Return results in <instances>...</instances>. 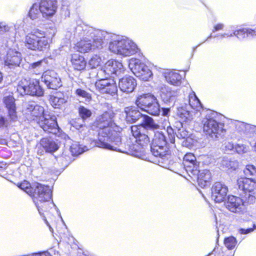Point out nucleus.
<instances>
[{"mask_svg": "<svg viewBox=\"0 0 256 256\" xmlns=\"http://www.w3.org/2000/svg\"><path fill=\"white\" fill-rule=\"evenodd\" d=\"M122 128L111 124L104 131L100 132V136L95 141L96 146L110 150H118L122 144Z\"/></svg>", "mask_w": 256, "mask_h": 256, "instance_id": "1", "label": "nucleus"}, {"mask_svg": "<svg viewBox=\"0 0 256 256\" xmlns=\"http://www.w3.org/2000/svg\"><path fill=\"white\" fill-rule=\"evenodd\" d=\"M52 38L48 34L38 28H34L26 34L24 44L28 50L32 51H44L49 48Z\"/></svg>", "mask_w": 256, "mask_h": 256, "instance_id": "2", "label": "nucleus"}, {"mask_svg": "<svg viewBox=\"0 0 256 256\" xmlns=\"http://www.w3.org/2000/svg\"><path fill=\"white\" fill-rule=\"evenodd\" d=\"M16 186L26 193L32 198L33 202L44 197L48 198L49 194H52L49 186L37 182L30 184L24 180Z\"/></svg>", "mask_w": 256, "mask_h": 256, "instance_id": "3", "label": "nucleus"}, {"mask_svg": "<svg viewBox=\"0 0 256 256\" xmlns=\"http://www.w3.org/2000/svg\"><path fill=\"white\" fill-rule=\"evenodd\" d=\"M135 104L141 110L152 116H158L160 112L156 98L150 93L138 96L135 100Z\"/></svg>", "mask_w": 256, "mask_h": 256, "instance_id": "4", "label": "nucleus"}, {"mask_svg": "<svg viewBox=\"0 0 256 256\" xmlns=\"http://www.w3.org/2000/svg\"><path fill=\"white\" fill-rule=\"evenodd\" d=\"M202 124L204 132L212 138H218L226 132L224 128V124L218 122L211 116H206L204 118Z\"/></svg>", "mask_w": 256, "mask_h": 256, "instance_id": "5", "label": "nucleus"}, {"mask_svg": "<svg viewBox=\"0 0 256 256\" xmlns=\"http://www.w3.org/2000/svg\"><path fill=\"white\" fill-rule=\"evenodd\" d=\"M17 90L22 96H42L44 91L40 86L38 80L31 78H23L20 82Z\"/></svg>", "mask_w": 256, "mask_h": 256, "instance_id": "6", "label": "nucleus"}, {"mask_svg": "<svg viewBox=\"0 0 256 256\" xmlns=\"http://www.w3.org/2000/svg\"><path fill=\"white\" fill-rule=\"evenodd\" d=\"M108 48L111 52L124 56H132L138 52V48L134 43L124 39L110 42Z\"/></svg>", "mask_w": 256, "mask_h": 256, "instance_id": "7", "label": "nucleus"}, {"mask_svg": "<svg viewBox=\"0 0 256 256\" xmlns=\"http://www.w3.org/2000/svg\"><path fill=\"white\" fill-rule=\"evenodd\" d=\"M236 184L238 190L248 196L246 202L250 204L254 203L256 200V180L252 178L240 177L237 180Z\"/></svg>", "mask_w": 256, "mask_h": 256, "instance_id": "8", "label": "nucleus"}, {"mask_svg": "<svg viewBox=\"0 0 256 256\" xmlns=\"http://www.w3.org/2000/svg\"><path fill=\"white\" fill-rule=\"evenodd\" d=\"M97 80L94 83L96 88L102 93L114 96L117 94L118 86L114 78L102 76L97 74Z\"/></svg>", "mask_w": 256, "mask_h": 256, "instance_id": "9", "label": "nucleus"}, {"mask_svg": "<svg viewBox=\"0 0 256 256\" xmlns=\"http://www.w3.org/2000/svg\"><path fill=\"white\" fill-rule=\"evenodd\" d=\"M167 144L166 138L162 132H155L151 142L150 148L152 154L162 158L166 154Z\"/></svg>", "mask_w": 256, "mask_h": 256, "instance_id": "10", "label": "nucleus"}, {"mask_svg": "<svg viewBox=\"0 0 256 256\" xmlns=\"http://www.w3.org/2000/svg\"><path fill=\"white\" fill-rule=\"evenodd\" d=\"M130 130L136 144L140 148H145L150 144L151 138L146 130L140 126H132Z\"/></svg>", "mask_w": 256, "mask_h": 256, "instance_id": "11", "label": "nucleus"}, {"mask_svg": "<svg viewBox=\"0 0 256 256\" xmlns=\"http://www.w3.org/2000/svg\"><path fill=\"white\" fill-rule=\"evenodd\" d=\"M124 70V68L122 62L115 60L110 59L106 62L102 68L98 70L97 74L101 76L102 74H104V76L109 78L113 74L119 76L123 73Z\"/></svg>", "mask_w": 256, "mask_h": 256, "instance_id": "12", "label": "nucleus"}, {"mask_svg": "<svg viewBox=\"0 0 256 256\" xmlns=\"http://www.w3.org/2000/svg\"><path fill=\"white\" fill-rule=\"evenodd\" d=\"M189 176L193 180H196L198 186L201 188H204L208 187L212 182V174L209 170H200L198 169L193 170V172Z\"/></svg>", "mask_w": 256, "mask_h": 256, "instance_id": "13", "label": "nucleus"}, {"mask_svg": "<svg viewBox=\"0 0 256 256\" xmlns=\"http://www.w3.org/2000/svg\"><path fill=\"white\" fill-rule=\"evenodd\" d=\"M36 118H38L37 123L39 126L47 134H52L57 136H60V128L56 119L50 117L44 118V116H36Z\"/></svg>", "mask_w": 256, "mask_h": 256, "instance_id": "14", "label": "nucleus"}, {"mask_svg": "<svg viewBox=\"0 0 256 256\" xmlns=\"http://www.w3.org/2000/svg\"><path fill=\"white\" fill-rule=\"evenodd\" d=\"M226 208L231 212L243 214L246 210L243 200L235 196H230L226 204Z\"/></svg>", "mask_w": 256, "mask_h": 256, "instance_id": "15", "label": "nucleus"}, {"mask_svg": "<svg viewBox=\"0 0 256 256\" xmlns=\"http://www.w3.org/2000/svg\"><path fill=\"white\" fill-rule=\"evenodd\" d=\"M41 14L44 18L54 16L58 8L56 0H38Z\"/></svg>", "mask_w": 256, "mask_h": 256, "instance_id": "16", "label": "nucleus"}, {"mask_svg": "<svg viewBox=\"0 0 256 256\" xmlns=\"http://www.w3.org/2000/svg\"><path fill=\"white\" fill-rule=\"evenodd\" d=\"M228 188L220 182H216L211 188V197L216 202H224L226 198Z\"/></svg>", "mask_w": 256, "mask_h": 256, "instance_id": "17", "label": "nucleus"}, {"mask_svg": "<svg viewBox=\"0 0 256 256\" xmlns=\"http://www.w3.org/2000/svg\"><path fill=\"white\" fill-rule=\"evenodd\" d=\"M134 74L144 81H147L152 74L147 66L140 61L136 62L132 68Z\"/></svg>", "mask_w": 256, "mask_h": 256, "instance_id": "18", "label": "nucleus"}, {"mask_svg": "<svg viewBox=\"0 0 256 256\" xmlns=\"http://www.w3.org/2000/svg\"><path fill=\"white\" fill-rule=\"evenodd\" d=\"M113 118L112 114L107 111L104 112L99 116L94 122L92 126L96 128L98 132V136H100V132L104 131L111 124Z\"/></svg>", "mask_w": 256, "mask_h": 256, "instance_id": "19", "label": "nucleus"}, {"mask_svg": "<svg viewBox=\"0 0 256 256\" xmlns=\"http://www.w3.org/2000/svg\"><path fill=\"white\" fill-rule=\"evenodd\" d=\"M70 66L74 71L84 72L86 69L88 62L84 56L79 53L74 52L70 56Z\"/></svg>", "mask_w": 256, "mask_h": 256, "instance_id": "20", "label": "nucleus"}, {"mask_svg": "<svg viewBox=\"0 0 256 256\" xmlns=\"http://www.w3.org/2000/svg\"><path fill=\"white\" fill-rule=\"evenodd\" d=\"M42 81L52 90H57L62 86L60 78L52 71L46 72L42 76Z\"/></svg>", "mask_w": 256, "mask_h": 256, "instance_id": "21", "label": "nucleus"}, {"mask_svg": "<svg viewBox=\"0 0 256 256\" xmlns=\"http://www.w3.org/2000/svg\"><path fill=\"white\" fill-rule=\"evenodd\" d=\"M4 106L8 110V116L12 121L16 120L17 112L16 100L12 95L4 96L2 100Z\"/></svg>", "mask_w": 256, "mask_h": 256, "instance_id": "22", "label": "nucleus"}, {"mask_svg": "<svg viewBox=\"0 0 256 256\" xmlns=\"http://www.w3.org/2000/svg\"><path fill=\"white\" fill-rule=\"evenodd\" d=\"M51 199L52 194H49V197L48 198L44 197L34 202L40 214H46L47 217H50V210L52 209V204L50 202Z\"/></svg>", "mask_w": 256, "mask_h": 256, "instance_id": "23", "label": "nucleus"}, {"mask_svg": "<svg viewBox=\"0 0 256 256\" xmlns=\"http://www.w3.org/2000/svg\"><path fill=\"white\" fill-rule=\"evenodd\" d=\"M136 86V80L131 76H126L119 82V87L124 92L129 93L133 92Z\"/></svg>", "mask_w": 256, "mask_h": 256, "instance_id": "24", "label": "nucleus"}, {"mask_svg": "<svg viewBox=\"0 0 256 256\" xmlns=\"http://www.w3.org/2000/svg\"><path fill=\"white\" fill-rule=\"evenodd\" d=\"M182 163L188 176L198 168L196 158L192 153H186L183 158Z\"/></svg>", "mask_w": 256, "mask_h": 256, "instance_id": "25", "label": "nucleus"}, {"mask_svg": "<svg viewBox=\"0 0 256 256\" xmlns=\"http://www.w3.org/2000/svg\"><path fill=\"white\" fill-rule=\"evenodd\" d=\"M74 48L80 53L86 54L92 51V45L90 40L82 38L74 44Z\"/></svg>", "mask_w": 256, "mask_h": 256, "instance_id": "26", "label": "nucleus"}, {"mask_svg": "<svg viewBox=\"0 0 256 256\" xmlns=\"http://www.w3.org/2000/svg\"><path fill=\"white\" fill-rule=\"evenodd\" d=\"M126 120L128 123H134L140 119L143 114L134 106H130L124 108Z\"/></svg>", "mask_w": 256, "mask_h": 256, "instance_id": "27", "label": "nucleus"}, {"mask_svg": "<svg viewBox=\"0 0 256 256\" xmlns=\"http://www.w3.org/2000/svg\"><path fill=\"white\" fill-rule=\"evenodd\" d=\"M40 148L46 152H53L59 148V146L53 140L48 138H43L40 141Z\"/></svg>", "mask_w": 256, "mask_h": 256, "instance_id": "28", "label": "nucleus"}, {"mask_svg": "<svg viewBox=\"0 0 256 256\" xmlns=\"http://www.w3.org/2000/svg\"><path fill=\"white\" fill-rule=\"evenodd\" d=\"M49 102L54 108L62 109L67 103V98L63 94L56 93V95H50L48 98Z\"/></svg>", "mask_w": 256, "mask_h": 256, "instance_id": "29", "label": "nucleus"}, {"mask_svg": "<svg viewBox=\"0 0 256 256\" xmlns=\"http://www.w3.org/2000/svg\"><path fill=\"white\" fill-rule=\"evenodd\" d=\"M21 60V54L20 52L10 50L7 53L4 62L8 66H18Z\"/></svg>", "mask_w": 256, "mask_h": 256, "instance_id": "30", "label": "nucleus"}, {"mask_svg": "<svg viewBox=\"0 0 256 256\" xmlns=\"http://www.w3.org/2000/svg\"><path fill=\"white\" fill-rule=\"evenodd\" d=\"M164 78L170 84L178 86L182 84V76L175 71H169L165 72Z\"/></svg>", "mask_w": 256, "mask_h": 256, "instance_id": "31", "label": "nucleus"}, {"mask_svg": "<svg viewBox=\"0 0 256 256\" xmlns=\"http://www.w3.org/2000/svg\"><path fill=\"white\" fill-rule=\"evenodd\" d=\"M142 116H144V122L138 126H140L145 130H146L147 128L152 130H156L159 128L160 126L156 124L151 117L147 115H143Z\"/></svg>", "mask_w": 256, "mask_h": 256, "instance_id": "32", "label": "nucleus"}, {"mask_svg": "<svg viewBox=\"0 0 256 256\" xmlns=\"http://www.w3.org/2000/svg\"><path fill=\"white\" fill-rule=\"evenodd\" d=\"M177 116L183 122L190 121L193 118L192 113L182 108L178 109Z\"/></svg>", "mask_w": 256, "mask_h": 256, "instance_id": "33", "label": "nucleus"}, {"mask_svg": "<svg viewBox=\"0 0 256 256\" xmlns=\"http://www.w3.org/2000/svg\"><path fill=\"white\" fill-rule=\"evenodd\" d=\"M41 14L39 4L38 2L32 4L30 8L28 13V16L32 20L40 18Z\"/></svg>", "mask_w": 256, "mask_h": 256, "instance_id": "34", "label": "nucleus"}, {"mask_svg": "<svg viewBox=\"0 0 256 256\" xmlns=\"http://www.w3.org/2000/svg\"><path fill=\"white\" fill-rule=\"evenodd\" d=\"M188 102L192 108L198 110L202 107L200 100L194 92H191L188 95Z\"/></svg>", "mask_w": 256, "mask_h": 256, "instance_id": "35", "label": "nucleus"}, {"mask_svg": "<svg viewBox=\"0 0 256 256\" xmlns=\"http://www.w3.org/2000/svg\"><path fill=\"white\" fill-rule=\"evenodd\" d=\"M101 62V58L97 54H94L90 58L88 64L91 69H94L99 66L100 65Z\"/></svg>", "mask_w": 256, "mask_h": 256, "instance_id": "36", "label": "nucleus"}, {"mask_svg": "<svg viewBox=\"0 0 256 256\" xmlns=\"http://www.w3.org/2000/svg\"><path fill=\"white\" fill-rule=\"evenodd\" d=\"M224 242L228 250H232L236 246L238 242L235 237L230 236L224 238Z\"/></svg>", "mask_w": 256, "mask_h": 256, "instance_id": "37", "label": "nucleus"}, {"mask_svg": "<svg viewBox=\"0 0 256 256\" xmlns=\"http://www.w3.org/2000/svg\"><path fill=\"white\" fill-rule=\"evenodd\" d=\"M78 113L80 118L85 120L92 116L91 110L84 106H80L78 108Z\"/></svg>", "mask_w": 256, "mask_h": 256, "instance_id": "38", "label": "nucleus"}, {"mask_svg": "<svg viewBox=\"0 0 256 256\" xmlns=\"http://www.w3.org/2000/svg\"><path fill=\"white\" fill-rule=\"evenodd\" d=\"M92 49L100 48L102 47L104 40L102 37L99 36H94L92 40Z\"/></svg>", "mask_w": 256, "mask_h": 256, "instance_id": "39", "label": "nucleus"}, {"mask_svg": "<svg viewBox=\"0 0 256 256\" xmlns=\"http://www.w3.org/2000/svg\"><path fill=\"white\" fill-rule=\"evenodd\" d=\"M233 34L239 39L248 37L247 28H242L235 30Z\"/></svg>", "mask_w": 256, "mask_h": 256, "instance_id": "40", "label": "nucleus"}, {"mask_svg": "<svg viewBox=\"0 0 256 256\" xmlns=\"http://www.w3.org/2000/svg\"><path fill=\"white\" fill-rule=\"evenodd\" d=\"M75 94L77 96L84 98L88 100H90L92 98V94H90L80 88L76 90Z\"/></svg>", "mask_w": 256, "mask_h": 256, "instance_id": "41", "label": "nucleus"}, {"mask_svg": "<svg viewBox=\"0 0 256 256\" xmlns=\"http://www.w3.org/2000/svg\"><path fill=\"white\" fill-rule=\"evenodd\" d=\"M244 172L246 176H256V167L252 164L247 165Z\"/></svg>", "mask_w": 256, "mask_h": 256, "instance_id": "42", "label": "nucleus"}, {"mask_svg": "<svg viewBox=\"0 0 256 256\" xmlns=\"http://www.w3.org/2000/svg\"><path fill=\"white\" fill-rule=\"evenodd\" d=\"M176 136L180 139H186L189 137V132L184 128H178L176 133Z\"/></svg>", "mask_w": 256, "mask_h": 256, "instance_id": "43", "label": "nucleus"}, {"mask_svg": "<svg viewBox=\"0 0 256 256\" xmlns=\"http://www.w3.org/2000/svg\"><path fill=\"white\" fill-rule=\"evenodd\" d=\"M168 134V140L171 144H174L175 142V133L174 132L172 128L170 126H168L166 130Z\"/></svg>", "mask_w": 256, "mask_h": 256, "instance_id": "44", "label": "nucleus"}, {"mask_svg": "<svg viewBox=\"0 0 256 256\" xmlns=\"http://www.w3.org/2000/svg\"><path fill=\"white\" fill-rule=\"evenodd\" d=\"M44 61V59L40 60L36 62H33L30 64V67L32 68H40L42 67V64Z\"/></svg>", "mask_w": 256, "mask_h": 256, "instance_id": "45", "label": "nucleus"}, {"mask_svg": "<svg viewBox=\"0 0 256 256\" xmlns=\"http://www.w3.org/2000/svg\"><path fill=\"white\" fill-rule=\"evenodd\" d=\"M248 37L256 36V27L254 28H247Z\"/></svg>", "mask_w": 256, "mask_h": 256, "instance_id": "46", "label": "nucleus"}, {"mask_svg": "<svg viewBox=\"0 0 256 256\" xmlns=\"http://www.w3.org/2000/svg\"><path fill=\"white\" fill-rule=\"evenodd\" d=\"M224 28V24H217L215 26H214L212 32H216L220 30H222Z\"/></svg>", "mask_w": 256, "mask_h": 256, "instance_id": "47", "label": "nucleus"}, {"mask_svg": "<svg viewBox=\"0 0 256 256\" xmlns=\"http://www.w3.org/2000/svg\"><path fill=\"white\" fill-rule=\"evenodd\" d=\"M32 256H52L50 252H40L35 253Z\"/></svg>", "mask_w": 256, "mask_h": 256, "instance_id": "48", "label": "nucleus"}, {"mask_svg": "<svg viewBox=\"0 0 256 256\" xmlns=\"http://www.w3.org/2000/svg\"><path fill=\"white\" fill-rule=\"evenodd\" d=\"M253 230L252 228H249L247 229H244V228H241L240 229V232L242 234H246L248 233H249Z\"/></svg>", "mask_w": 256, "mask_h": 256, "instance_id": "49", "label": "nucleus"}, {"mask_svg": "<svg viewBox=\"0 0 256 256\" xmlns=\"http://www.w3.org/2000/svg\"><path fill=\"white\" fill-rule=\"evenodd\" d=\"M6 124V120L3 116L0 117V128L4 126Z\"/></svg>", "mask_w": 256, "mask_h": 256, "instance_id": "50", "label": "nucleus"}, {"mask_svg": "<svg viewBox=\"0 0 256 256\" xmlns=\"http://www.w3.org/2000/svg\"><path fill=\"white\" fill-rule=\"evenodd\" d=\"M3 80L2 74L0 72V84L2 82Z\"/></svg>", "mask_w": 256, "mask_h": 256, "instance_id": "51", "label": "nucleus"}, {"mask_svg": "<svg viewBox=\"0 0 256 256\" xmlns=\"http://www.w3.org/2000/svg\"><path fill=\"white\" fill-rule=\"evenodd\" d=\"M5 31L8 30V26H4Z\"/></svg>", "mask_w": 256, "mask_h": 256, "instance_id": "52", "label": "nucleus"}, {"mask_svg": "<svg viewBox=\"0 0 256 256\" xmlns=\"http://www.w3.org/2000/svg\"><path fill=\"white\" fill-rule=\"evenodd\" d=\"M2 28L0 27V32H1L2 30Z\"/></svg>", "mask_w": 256, "mask_h": 256, "instance_id": "53", "label": "nucleus"}]
</instances>
